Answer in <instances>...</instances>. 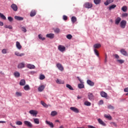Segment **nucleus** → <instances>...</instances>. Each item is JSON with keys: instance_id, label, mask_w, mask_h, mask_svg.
<instances>
[{"instance_id": "4be33fe9", "label": "nucleus", "mask_w": 128, "mask_h": 128, "mask_svg": "<svg viewBox=\"0 0 128 128\" xmlns=\"http://www.w3.org/2000/svg\"><path fill=\"white\" fill-rule=\"evenodd\" d=\"M15 56H24V53L20 54V52H16Z\"/></svg>"}, {"instance_id": "13d9d810", "label": "nucleus", "mask_w": 128, "mask_h": 128, "mask_svg": "<svg viewBox=\"0 0 128 128\" xmlns=\"http://www.w3.org/2000/svg\"><path fill=\"white\" fill-rule=\"evenodd\" d=\"M60 32V30L59 28H56L54 30V32H56V34H58V32Z\"/></svg>"}, {"instance_id": "6e6552de", "label": "nucleus", "mask_w": 128, "mask_h": 128, "mask_svg": "<svg viewBox=\"0 0 128 128\" xmlns=\"http://www.w3.org/2000/svg\"><path fill=\"white\" fill-rule=\"evenodd\" d=\"M24 124L26 126H28V128H32V124L30 122L24 121Z\"/></svg>"}, {"instance_id": "5701e85b", "label": "nucleus", "mask_w": 128, "mask_h": 128, "mask_svg": "<svg viewBox=\"0 0 128 128\" xmlns=\"http://www.w3.org/2000/svg\"><path fill=\"white\" fill-rule=\"evenodd\" d=\"M18 68H24V63L22 62L18 64Z\"/></svg>"}, {"instance_id": "bf43d9fd", "label": "nucleus", "mask_w": 128, "mask_h": 128, "mask_svg": "<svg viewBox=\"0 0 128 128\" xmlns=\"http://www.w3.org/2000/svg\"><path fill=\"white\" fill-rule=\"evenodd\" d=\"M2 54H6V49H3L2 50Z\"/></svg>"}, {"instance_id": "1a4fd4ad", "label": "nucleus", "mask_w": 128, "mask_h": 128, "mask_svg": "<svg viewBox=\"0 0 128 128\" xmlns=\"http://www.w3.org/2000/svg\"><path fill=\"white\" fill-rule=\"evenodd\" d=\"M36 10H32L30 12V16H34L36 15Z\"/></svg>"}, {"instance_id": "680f3d73", "label": "nucleus", "mask_w": 128, "mask_h": 128, "mask_svg": "<svg viewBox=\"0 0 128 128\" xmlns=\"http://www.w3.org/2000/svg\"><path fill=\"white\" fill-rule=\"evenodd\" d=\"M114 56H115V58L117 59H118L120 58V56L118 55L117 54H115L114 55Z\"/></svg>"}, {"instance_id": "f3484780", "label": "nucleus", "mask_w": 128, "mask_h": 128, "mask_svg": "<svg viewBox=\"0 0 128 128\" xmlns=\"http://www.w3.org/2000/svg\"><path fill=\"white\" fill-rule=\"evenodd\" d=\"M87 84H88L90 86H94V82H92L90 80H88Z\"/></svg>"}, {"instance_id": "a878e982", "label": "nucleus", "mask_w": 128, "mask_h": 128, "mask_svg": "<svg viewBox=\"0 0 128 128\" xmlns=\"http://www.w3.org/2000/svg\"><path fill=\"white\" fill-rule=\"evenodd\" d=\"M102 46V45L100 44H96L94 45V48H100Z\"/></svg>"}, {"instance_id": "8fccbe9b", "label": "nucleus", "mask_w": 128, "mask_h": 128, "mask_svg": "<svg viewBox=\"0 0 128 128\" xmlns=\"http://www.w3.org/2000/svg\"><path fill=\"white\" fill-rule=\"evenodd\" d=\"M111 126H115V128H116L118 126V124H116L114 122H112L110 123Z\"/></svg>"}, {"instance_id": "0eeeda50", "label": "nucleus", "mask_w": 128, "mask_h": 128, "mask_svg": "<svg viewBox=\"0 0 128 128\" xmlns=\"http://www.w3.org/2000/svg\"><path fill=\"white\" fill-rule=\"evenodd\" d=\"M29 114H32L33 116H36L38 114V111L34 110H31L29 112Z\"/></svg>"}, {"instance_id": "ea45409f", "label": "nucleus", "mask_w": 128, "mask_h": 128, "mask_svg": "<svg viewBox=\"0 0 128 128\" xmlns=\"http://www.w3.org/2000/svg\"><path fill=\"white\" fill-rule=\"evenodd\" d=\"M16 96H22V94L20 92H16Z\"/></svg>"}, {"instance_id": "4d7b16f0", "label": "nucleus", "mask_w": 128, "mask_h": 128, "mask_svg": "<svg viewBox=\"0 0 128 128\" xmlns=\"http://www.w3.org/2000/svg\"><path fill=\"white\" fill-rule=\"evenodd\" d=\"M8 20L9 22H12L14 20V18L11 16L8 17Z\"/></svg>"}, {"instance_id": "3c124183", "label": "nucleus", "mask_w": 128, "mask_h": 128, "mask_svg": "<svg viewBox=\"0 0 128 128\" xmlns=\"http://www.w3.org/2000/svg\"><path fill=\"white\" fill-rule=\"evenodd\" d=\"M108 108H109V110H114V107L112 105H109L108 106Z\"/></svg>"}, {"instance_id": "c9c22d12", "label": "nucleus", "mask_w": 128, "mask_h": 128, "mask_svg": "<svg viewBox=\"0 0 128 128\" xmlns=\"http://www.w3.org/2000/svg\"><path fill=\"white\" fill-rule=\"evenodd\" d=\"M116 8V4H112L109 7V10H112L114 8Z\"/></svg>"}, {"instance_id": "79ce46f5", "label": "nucleus", "mask_w": 128, "mask_h": 128, "mask_svg": "<svg viewBox=\"0 0 128 128\" xmlns=\"http://www.w3.org/2000/svg\"><path fill=\"white\" fill-rule=\"evenodd\" d=\"M0 18H2V20H6V16L0 13Z\"/></svg>"}, {"instance_id": "dca6fc26", "label": "nucleus", "mask_w": 128, "mask_h": 128, "mask_svg": "<svg viewBox=\"0 0 128 128\" xmlns=\"http://www.w3.org/2000/svg\"><path fill=\"white\" fill-rule=\"evenodd\" d=\"M120 20H122V18H117L115 20V24L118 25L120 24Z\"/></svg>"}, {"instance_id": "39448f33", "label": "nucleus", "mask_w": 128, "mask_h": 128, "mask_svg": "<svg viewBox=\"0 0 128 128\" xmlns=\"http://www.w3.org/2000/svg\"><path fill=\"white\" fill-rule=\"evenodd\" d=\"M11 8L13 10L14 12H18V6L14 4H12L10 6Z\"/></svg>"}, {"instance_id": "6ab92c4d", "label": "nucleus", "mask_w": 128, "mask_h": 128, "mask_svg": "<svg viewBox=\"0 0 128 128\" xmlns=\"http://www.w3.org/2000/svg\"><path fill=\"white\" fill-rule=\"evenodd\" d=\"M114 0H106V2H104L105 6H108L110 4L114 2Z\"/></svg>"}, {"instance_id": "49530a36", "label": "nucleus", "mask_w": 128, "mask_h": 128, "mask_svg": "<svg viewBox=\"0 0 128 128\" xmlns=\"http://www.w3.org/2000/svg\"><path fill=\"white\" fill-rule=\"evenodd\" d=\"M94 52L97 56H100V54L98 53V51L96 49H94Z\"/></svg>"}, {"instance_id": "ddd939ff", "label": "nucleus", "mask_w": 128, "mask_h": 128, "mask_svg": "<svg viewBox=\"0 0 128 128\" xmlns=\"http://www.w3.org/2000/svg\"><path fill=\"white\" fill-rule=\"evenodd\" d=\"M100 96H102V98H108V94H106L104 92H101Z\"/></svg>"}, {"instance_id": "20e7f679", "label": "nucleus", "mask_w": 128, "mask_h": 128, "mask_svg": "<svg viewBox=\"0 0 128 128\" xmlns=\"http://www.w3.org/2000/svg\"><path fill=\"white\" fill-rule=\"evenodd\" d=\"M88 98L90 100H94V96L92 93H88Z\"/></svg>"}, {"instance_id": "a211bd4d", "label": "nucleus", "mask_w": 128, "mask_h": 128, "mask_svg": "<svg viewBox=\"0 0 128 128\" xmlns=\"http://www.w3.org/2000/svg\"><path fill=\"white\" fill-rule=\"evenodd\" d=\"M44 88H46V86H44V85H42V86H40L38 88V92H42V90H44Z\"/></svg>"}, {"instance_id": "2f4dec72", "label": "nucleus", "mask_w": 128, "mask_h": 128, "mask_svg": "<svg viewBox=\"0 0 128 128\" xmlns=\"http://www.w3.org/2000/svg\"><path fill=\"white\" fill-rule=\"evenodd\" d=\"M24 88L25 90H30V86L26 85L24 87Z\"/></svg>"}, {"instance_id": "0e129e2a", "label": "nucleus", "mask_w": 128, "mask_h": 128, "mask_svg": "<svg viewBox=\"0 0 128 128\" xmlns=\"http://www.w3.org/2000/svg\"><path fill=\"white\" fill-rule=\"evenodd\" d=\"M10 124L11 126H12V128H16V126H12V122H10Z\"/></svg>"}, {"instance_id": "09e8293b", "label": "nucleus", "mask_w": 128, "mask_h": 128, "mask_svg": "<svg viewBox=\"0 0 128 128\" xmlns=\"http://www.w3.org/2000/svg\"><path fill=\"white\" fill-rule=\"evenodd\" d=\"M16 124H17V126H22V122L20 121H17L16 122Z\"/></svg>"}, {"instance_id": "2eb2a0df", "label": "nucleus", "mask_w": 128, "mask_h": 128, "mask_svg": "<svg viewBox=\"0 0 128 128\" xmlns=\"http://www.w3.org/2000/svg\"><path fill=\"white\" fill-rule=\"evenodd\" d=\"M56 66L58 68V70H61L62 72L64 70V67H62V66L60 64H56Z\"/></svg>"}, {"instance_id": "9b49d317", "label": "nucleus", "mask_w": 128, "mask_h": 128, "mask_svg": "<svg viewBox=\"0 0 128 128\" xmlns=\"http://www.w3.org/2000/svg\"><path fill=\"white\" fill-rule=\"evenodd\" d=\"M26 68H30V70H32L36 68V66L34 64H28L26 65Z\"/></svg>"}, {"instance_id": "bb28decb", "label": "nucleus", "mask_w": 128, "mask_h": 128, "mask_svg": "<svg viewBox=\"0 0 128 128\" xmlns=\"http://www.w3.org/2000/svg\"><path fill=\"white\" fill-rule=\"evenodd\" d=\"M14 76L15 78H20V72H16L14 73Z\"/></svg>"}, {"instance_id": "7ed1b4c3", "label": "nucleus", "mask_w": 128, "mask_h": 128, "mask_svg": "<svg viewBox=\"0 0 128 128\" xmlns=\"http://www.w3.org/2000/svg\"><path fill=\"white\" fill-rule=\"evenodd\" d=\"M58 50L61 52H66V47L62 45H59L58 46Z\"/></svg>"}, {"instance_id": "f03ea898", "label": "nucleus", "mask_w": 128, "mask_h": 128, "mask_svg": "<svg viewBox=\"0 0 128 128\" xmlns=\"http://www.w3.org/2000/svg\"><path fill=\"white\" fill-rule=\"evenodd\" d=\"M126 26V21L125 20H122L120 23V26L121 28H124Z\"/></svg>"}, {"instance_id": "de8ad7c7", "label": "nucleus", "mask_w": 128, "mask_h": 128, "mask_svg": "<svg viewBox=\"0 0 128 128\" xmlns=\"http://www.w3.org/2000/svg\"><path fill=\"white\" fill-rule=\"evenodd\" d=\"M118 62H119V64H124V60H117Z\"/></svg>"}, {"instance_id": "37998d69", "label": "nucleus", "mask_w": 128, "mask_h": 128, "mask_svg": "<svg viewBox=\"0 0 128 128\" xmlns=\"http://www.w3.org/2000/svg\"><path fill=\"white\" fill-rule=\"evenodd\" d=\"M38 36L39 40H46V38H43L42 36V34H39Z\"/></svg>"}, {"instance_id": "e433bc0d", "label": "nucleus", "mask_w": 128, "mask_h": 128, "mask_svg": "<svg viewBox=\"0 0 128 128\" xmlns=\"http://www.w3.org/2000/svg\"><path fill=\"white\" fill-rule=\"evenodd\" d=\"M58 114V112L56 111H53L51 112V116H56Z\"/></svg>"}, {"instance_id": "a19ab883", "label": "nucleus", "mask_w": 128, "mask_h": 128, "mask_svg": "<svg viewBox=\"0 0 128 128\" xmlns=\"http://www.w3.org/2000/svg\"><path fill=\"white\" fill-rule=\"evenodd\" d=\"M78 88H84V85L82 84H78Z\"/></svg>"}, {"instance_id": "338daca9", "label": "nucleus", "mask_w": 128, "mask_h": 128, "mask_svg": "<svg viewBox=\"0 0 128 128\" xmlns=\"http://www.w3.org/2000/svg\"><path fill=\"white\" fill-rule=\"evenodd\" d=\"M0 26H4V22L0 21Z\"/></svg>"}, {"instance_id": "b1692460", "label": "nucleus", "mask_w": 128, "mask_h": 128, "mask_svg": "<svg viewBox=\"0 0 128 128\" xmlns=\"http://www.w3.org/2000/svg\"><path fill=\"white\" fill-rule=\"evenodd\" d=\"M26 80L22 79L20 80V86H26Z\"/></svg>"}, {"instance_id": "774afa93", "label": "nucleus", "mask_w": 128, "mask_h": 128, "mask_svg": "<svg viewBox=\"0 0 128 128\" xmlns=\"http://www.w3.org/2000/svg\"><path fill=\"white\" fill-rule=\"evenodd\" d=\"M0 124H6L5 121H0Z\"/></svg>"}, {"instance_id": "6e6d98bb", "label": "nucleus", "mask_w": 128, "mask_h": 128, "mask_svg": "<svg viewBox=\"0 0 128 128\" xmlns=\"http://www.w3.org/2000/svg\"><path fill=\"white\" fill-rule=\"evenodd\" d=\"M63 20H68V16H66V15H64L63 16Z\"/></svg>"}, {"instance_id": "412c9836", "label": "nucleus", "mask_w": 128, "mask_h": 128, "mask_svg": "<svg viewBox=\"0 0 128 128\" xmlns=\"http://www.w3.org/2000/svg\"><path fill=\"white\" fill-rule=\"evenodd\" d=\"M46 122L47 124H48L50 126V128H54V124H52V122L48 120H46Z\"/></svg>"}, {"instance_id": "5fc2aeb1", "label": "nucleus", "mask_w": 128, "mask_h": 128, "mask_svg": "<svg viewBox=\"0 0 128 128\" xmlns=\"http://www.w3.org/2000/svg\"><path fill=\"white\" fill-rule=\"evenodd\" d=\"M22 32H26V28L25 27H22Z\"/></svg>"}, {"instance_id": "4c0bfd02", "label": "nucleus", "mask_w": 128, "mask_h": 128, "mask_svg": "<svg viewBox=\"0 0 128 128\" xmlns=\"http://www.w3.org/2000/svg\"><path fill=\"white\" fill-rule=\"evenodd\" d=\"M100 2H102V0H94L95 4H100Z\"/></svg>"}, {"instance_id": "473e14b6", "label": "nucleus", "mask_w": 128, "mask_h": 128, "mask_svg": "<svg viewBox=\"0 0 128 128\" xmlns=\"http://www.w3.org/2000/svg\"><path fill=\"white\" fill-rule=\"evenodd\" d=\"M34 122L36 124H40V120L38 118H34Z\"/></svg>"}, {"instance_id": "603ef678", "label": "nucleus", "mask_w": 128, "mask_h": 128, "mask_svg": "<svg viewBox=\"0 0 128 128\" xmlns=\"http://www.w3.org/2000/svg\"><path fill=\"white\" fill-rule=\"evenodd\" d=\"M128 13H124L122 14V18H126L128 17Z\"/></svg>"}, {"instance_id": "c756f323", "label": "nucleus", "mask_w": 128, "mask_h": 128, "mask_svg": "<svg viewBox=\"0 0 128 128\" xmlns=\"http://www.w3.org/2000/svg\"><path fill=\"white\" fill-rule=\"evenodd\" d=\"M71 20L72 24H74L76 22V16H72L71 18Z\"/></svg>"}, {"instance_id": "4468645a", "label": "nucleus", "mask_w": 128, "mask_h": 128, "mask_svg": "<svg viewBox=\"0 0 128 128\" xmlns=\"http://www.w3.org/2000/svg\"><path fill=\"white\" fill-rule=\"evenodd\" d=\"M46 38H48L52 39L54 38V34H49L46 35Z\"/></svg>"}, {"instance_id": "58836bf2", "label": "nucleus", "mask_w": 128, "mask_h": 128, "mask_svg": "<svg viewBox=\"0 0 128 128\" xmlns=\"http://www.w3.org/2000/svg\"><path fill=\"white\" fill-rule=\"evenodd\" d=\"M66 38L68 40H72V34H68L66 35Z\"/></svg>"}, {"instance_id": "423d86ee", "label": "nucleus", "mask_w": 128, "mask_h": 128, "mask_svg": "<svg viewBox=\"0 0 128 128\" xmlns=\"http://www.w3.org/2000/svg\"><path fill=\"white\" fill-rule=\"evenodd\" d=\"M70 110H72V112H76V114H78L80 112V110L78 109V108L76 107H70Z\"/></svg>"}, {"instance_id": "052dcab7", "label": "nucleus", "mask_w": 128, "mask_h": 128, "mask_svg": "<svg viewBox=\"0 0 128 128\" xmlns=\"http://www.w3.org/2000/svg\"><path fill=\"white\" fill-rule=\"evenodd\" d=\"M104 104V100H100L99 102H98V104Z\"/></svg>"}, {"instance_id": "69168bd1", "label": "nucleus", "mask_w": 128, "mask_h": 128, "mask_svg": "<svg viewBox=\"0 0 128 128\" xmlns=\"http://www.w3.org/2000/svg\"><path fill=\"white\" fill-rule=\"evenodd\" d=\"M88 128H96V127L92 126H88Z\"/></svg>"}, {"instance_id": "f704fd0d", "label": "nucleus", "mask_w": 128, "mask_h": 128, "mask_svg": "<svg viewBox=\"0 0 128 128\" xmlns=\"http://www.w3.org/2000/svg\"><path fill=\"white\" fill-rule=\"evenodd\" d=\"M84 104L87 106H90L92 104L90 102H88V101H86L84 102Z\"/></svg>"}, {"instance_id": "aec40b11", "label": "nucleus", "mask_w": 128, "mask_h": 128, "mask_svg": "<svg viewBox=\"0 0 128 128\" xmlns=\"http://www.w3.org/2000/svg\"><path fill=\"white\" fill-rule=\"evenodd\" d=\"M16 46L18 50H22V45H20V43L18 42H16Z\"/></svg>"}, {"instance_id": "72a5a7b5", "label": "nucleus", "mask_w": 128, "mask_h": 128, "mask_svg": "<svg viewBox=\"0 0 128 128\" xmlns=\"http://www.w3.org/2000/svg\"><path fill=\"white\" fill-rule=\"evenodd\" d=\"M41 104L44 106V108H48V106L46 104L44 101H41Z\"/></svg>"}, {"instance_id": "c03bdc74", "label": "nucleus", "mask_w": 128, "mask_h": 128, "mask_svg": "<svg viewBox=\"0 0 128 128\" xmlns=\"http://www.w3.org/2000/svg\"><path fill=\"white\" fill-rule=\"evenodd\" d=\"M44 78H46V76H44V74L40 75V80H44Z\"/></svg>"}, {"instance_id": "e2e57ef3", "label": "nucleus", "mask_w": 128, "mask_h": 128, "mask_svg": "<svg viewBox=\"0 0 128 128\" xmlns=\"http://www.w3.org/2000/svg\"><path fill=\"white\" fill-rule=\"evenodd\" d=\"M124 92H128V88H124Z\"/></svg>"}, {"instance_id": "7c9ffc66", "label": "nucleus", "mask_w": 128, "mask_h": 128, "mask_svg": "<svg viewBox=\"0 0 128 128\" xmlns=\"http://www.w3.org/2000/svg\"><path fill=\"white\" fill-rule=\"evenodd\" d=\"M66 88H69L70 90H74V88L69 84H66Z\"/></svg>"}, {"instance_id": "c85d7f7f", "label": "nucleus", "mask_w": 128, "mask_h": 128, "mask_svg": "<svg viewBox=\"0 0 128 128\" xmlns=\"http://www.w3.org/2000/svg\"><path fill=\"white\" fill-rule=\"evenodd\" d=\"M104 118H108L110 120H112V116H110V114L108 115V114H105L104 115Z\"/></svg>"}, {"instance_id": "9d476101", "label": "nucleus", "mask_w": 128, "mask_h": 128, "mask_svg": "<svg viewBox=\"0 0 128 128\" xmlns=\"http://www.w3.org/2000/svg\"><path fill=\"white\" fill-rule=\"evenodd\" d=\"M120 52L124 56H128V52L126 51L124 49H121L120 50Z\"/></svg>"}, {"instance_id": "f257e3e1", "label": "nucleus", "mask_w": 128, "mask_h": 128, "mask_svg": "<svg viewBox=\"0 0 128 128\" xmlns=\"http://www.w3.org/2000/svg\"><path fill=\"white\" fill-rule=\"evenodd\" d=\"M84 8H92V4L90 2H86L84 5Z\"/></svg>"}, {"instance_id": "f8f14e48", "label": "nucleus", "mask_w": 128, "mask_h": 128, "mask_svg": "<svg viewBox=\"0 0 128 128\" xmlns=\"http://www.w3.org/2000/svg\"><path fill=\"white\" fill-rule=\"evenodd\" d=\"M98 122L100 124H102V126H106V123H104V121H102V119L100 118H98Z\"/></svg>"}, {"instance_id": "864d4df0", "label": "nucleus", "mask_w": 128, "mask_h": 128, "mask_svg": "<svg viewBox=\"0 0 128 128\" xmlns=\"http://www.w3.org/2000/svg\"><path fill=\"white\" fill-rule=\"evenodd\" d=\"M6 28H9L10 30H12V26H6Z\"/></svg>"}, {"instance_id": "cd10ccee", "label": "nucleus", "mask_w": 128, "mask_h": 128, "mask_svg": "<svg viewBox=\"0 0 128 128\" xmlns=\"http://www.w3.org/2000/svg\"><path fill=\"white\" fill-rule=\"evenodd\" d=\"M56 84H64V81L58 79L56 80Z\"/></svg>"}, {"instance_id": "393cba45", "label": "nucleus", "mask_w": 128, "mask_h": 128, "mask_svg": "<svg viewBox=\"0 0 128 128\" xmlns=\"http://www.w3.org/2000/svg\"><path fill=\"white\" fill-rule=\"evenodd\" d=\"M14 18H15V20H24V18L18 16H15Z\"/></svg>"}, {"instance_id": "a18cd8bd", "label": "nucleus", "mask_w": 128, "mask_h": 128, "mask_svg": "<svg viewBox=\"0 0 128 128\" xmlns=\"http://www.w3.org/2000/svg\"><path fill=\"white\" fill-rule=\"evenodd\" d=\"M122 10L123 12H126V10H128V7H126V6H124L122 8Z\"/></svg>"}]
</instances>
